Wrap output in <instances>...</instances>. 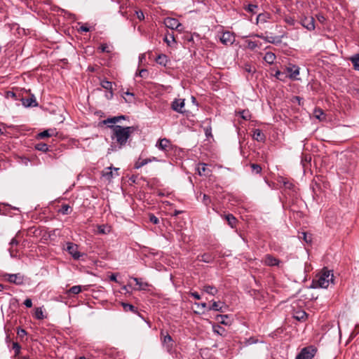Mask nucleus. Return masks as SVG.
<instances>
[{
    "label": "nucleus",
    "mask_w": 359,
    "mask_h": 359,
    "mask_svg": "<svg viewBox=\"0 0 359 359\" xmlns=\"http://www.w3.org/2000/svg\"><path fill=\"white\" fill-rule=\"evenodd\" d=\"M213 331H214V332H215L219 335H223L224 329L222 327H221L220 325H217V326L213 327Z\"/></svg>",
    "instance_id": "47"
},
{
    "label": "nucleus",
    "mask_w": 359,
    "mask_h": 359,
    "mask_svg": "<svg viewBox=\"0 0 359 359\" xmlns=\"http://www.w3.org/2000/svg\"><path fill=\"white\" fill-rule=\"evenodd\" d=\"M149 221H150L151 223L154 224H158V222H159V219H158V217H156L154 215H153V214H150V215H149Z\"/></svg>",
    "instance_id": "51"
},
{
    "label": "nucleus",
    "mask_w": 359,
    "mask_h": 359,
    "mask_svg": "<svg viewBox=\"0 0 359 359\" xmlns=\"http://www.w3.org/2000/svg\"><path fill=\"white\" fill-rule=\"evenodd\" d=\"M246 43H247V47L250 49V50H254L257 47L259 46V44L257 41H250V40H247L246 41Z\"/></svg>",
    "instance_id": "41"
},
{
    "label": "nucleus",
    "mask_w": 359,
    "mask_h": 359,
    "mask_svg": "<svg viewBox=\"0 0 359 359\" xmlns=\"http://www.w3.org/2000/svg\"><path fill=\"white\" fill-rule=\"evenodd\" d=\"M164 41L168 44V46H170L171 42H175L173 32L168 33L164 38Z\"/></svg>",
    "instance_id": "34"
},
{
    "label": "nucleus",
    "mask_w": 359,
    "mask_h": 359,
    "mask_svg": "<svg viewBox=\"0 0 359 359\" xmlns=\"http://www.w3.org/2000/svg\"><path fill=\"white\" fill-rule=\"evenodd\" d=\"M133 280L136 283V285L139 286L137 288L138 290H146L149 286L148 283L142 282L141 278H133Z\"/></svg>",
    "instance_id": "20"
},
{
    "label": "nucleus",
    "mask_w": 359,
    "mask_h": 359,
    "mask_svg": "<svg viewBox=\"0 0 359 359\" xmlns=\"http://www.w3.org/2000/svg\"><path fill=\"white\" fill-rule=\"evenodd\" d=\"M250 168L252 169V172L255 174H259L262 170V167L259 164L256 163H251Z\"/></svg>",
    "instance_id": "38"
},
{
    "label": "nucleus",
    "mask_w": 359,
    "mask_h": 359,
    "mask_svg": "<svg viewBox=\"0 0 359 359\" xmlns=\"http://www.w3.org/2000/svg\"><path fill=\"white\" fill-rule=\"evenodd\" d=\"M99 49L102 53H110L111 50L109 48V46L107 43H102L100 45Z\"/></svg>",
    "instance_id": "48"
},
{
    "label": "nucleus",
    "mask_w": 359,
    "mask_h": 359,
    "mask_svg": "<svg viewBox=\"0 0 359 359\" xmlns=\"http://www.w3.org/2000/svg\"><path fill=\"white\" fill-rule=\"evenodd\" d=\"M80 32H89L90 29L88 26L86 25H82L80 27L79 29Z\"/></svg>",
    "instance_id": "56"
},
{
    "label": "nucleus",
    "mask_w": 359,
    "mask_h": 359,
    "mask_svg": "<svg viewBox=\"0 0 359 359\" xmlns=\"http://www.w3.org/2000/svg\"><path fill=\"white\" fill-rule=\"evenodd\" d=\"M191 296L198 300L201 299V295L197 292H191Z\"/></svg>",
    "instance_id": "58"
},
{
    "label": "nucleus",
    "mask_w": 359,
    "mask_h": 359,
    "mask_svg": "<svg viewBox=\"0 0 359 359\" xmlns=\"http://www.w3.org/2000/svg\"><path fill=\"white\" fill-rule=\"evenodd\" d=\"M203 290L205 292H206L209 294H211L212 296L215 295L218 292L217 289L215 287L212 286V285H204Z\"/></svg>",
    "instance_id": "30"
},
{
    "label": "nucleus",
    "mask_w": 359,
    "mask_h": 359,
    "mask_svg": "<svg viewBox=\"0 0 359 359\" xmlns=\"http://www.w3.org/2000/svg\"><path fill=\"white\" fill-rule=\"evenodd\" d=\"M147 74V71L146 69H141L139 72V76L141 77H144Z\"/></svg>",
    "instance_id": "61"
},
{
    "label": "nucleus",
    "mask_w": 359,
    "mask_h": 359,
    "mask_svg": "<svg viewBox=\"0 0 359 359\" xmlns=\"http://www.w3.org/2000/svg\"><path fill=\"white\" fill-rule=\"evenodd\" d=\"M112 129L111 139L116 140V145L111 144L108 149V153L116 151L122 149L130 137L131 134L135 130L133 126L123 127L121 126H111Z\"/></svg>",
    "instance_id": "1"
},
{
    "label": "nucleus",
    "mask_w": 359,
    "mask_h": 359,
    "mask_svg": "<svg viewBox=\"0 0 359 359\" xmlns=\"http://www.w3.org/2000/svg\"><path fill=\"white\" fill-rule=\"evenodd\" d=\"M293 317H294V318H295L296 320H297L299 321H304L307 318V314L304 311L299 310V311H294V313L293 314Z\"/></svg>",
    "instance_id": "19"
},
{
    "label": "nucleus",
    "mask_w": 359,
    "mask_h": 359,
    "mask_svg": "<svg viewBox=\"0 0 359 359\" xmlns=\"http://www.w3.org/2000/svg\"><path fill=\"white\" fill-rule=\"evenodd\" d=\"M136 13V15H137V18L140 20H142L144 19V13H142V11H137L135 12Z\"/></svg>",
    "instance_id": "55"
},
{
    "label": "nucleus",
    "mask_w": 359,
    "mask_h": 359,
    "mask_svg": "<svg viewBox=\"0 0 359 359\" xmlns=\"http://www.w3.org/2000/svg\"><path fill=\"white\" fill-rule=\"evenodd\" d=\"M161 334L162 337L163 346L165 347L167 351L171 352L174 348V341L172 340V338L168 333L165 335H164L163 332H161Z\"/></svg>",
    "instance_id": "7"
},
{
    "label": "nucleus",
    "mask_w": 359,
    "mask_h": 359,
    "mask_svg": "<svg viewBox=\"0 0 359 359\" xmlns=\"http://www.w3.org/2000/svg\"><path fill=\"white\" fill-rule=\"evenodd\" d=\"M83 287L81 285H74L70 287L69 290L67 291V294L70 295L71 294H78L82 291Z\"/></svg>",
    "instance_id": "31"
},
{
    "label": "nucleus",
    "mask_w": 359,
    "mask_h": 359,
    "mask_svg": "<svg viewBox=\"0 0 359 359\" xmlns=\"http://www.w3.org/2000/svg\"><path fill=\"white\" fill-rule=\"evenodd\" d=\"M300 24L309 31L315 29V20L311 16H304L300 20Z\"/></svg>",
    "instance_id": "5"
},
{
    "label": "nucleus",
    "mask_w": 359,
    "mask_h": 359,
    "mask_svg": "<svg viewBox=\"0 0 359 359\" xmlns=\"http://www.w3.org/2000/svg\"><path fill=\"white\" fill-rule=\"evenodd\" d=\"M268 18H269V14L259 13L257 17V23H258L259 22H266Z\"/></svg>",
    "instance_id": "40"
},
{
    "label": "nucleus",
    "mask_w": 359,
    "mask_h": 359,
    "mask_svg": "<svg viewBox=\"0 0 359 359\" xmlns=\"http://www.w3.org/2000/svg\"><path fill=\"white\" fill-rule=\"evenodd\" d=\"M13 349L14 350L15 355H19L20 353L21 346L18 342H13Z\"/></svg>",
    "instance_id": "46"
},
{
    "label": "nucleus",
    "mask_w": 359,
    "mask_h": 359,
    "mask_svg": "<svg viewBox=\"0 0 359 359\" xmlns=\"http://www.w3.org/2000/svg\"><path fill=\"white\" fill-rule=\"evenodd\" d=\"M112 169H114L116 171L118 170V168H113L111 166L108 167L102 171V176L104 177L107 180H110L114 176Z\"/></svg>",
    "instance_id": "21"
},
{
    "label": "nucleus",
    "mask_w": 359,
    "mask_h": 359,
    "mask_svg": "<svg viewBox=\"0 0 359 359\" xmlns=\"http://www.w3.org/2000/svg\"><path fill=\"white\" fill-rule=\"evenodd\" d=\"M103 123L104 124H109V123L115 124L114 121L112 118H108L104 120Z\"/></svg>",
    "instance_id": "57"
},
{
    "label": "nucleus",
    "mask_w": 359,
    "mask_h": 359,
    "mask_svg": "<svg viewBox=\"0 0 359 359\" xmlns=\"http://www.w3.org/2000/svg\"><path fill=\"white\" fill-rule=\"evenodd\" d=\"M111 231L110 226L107 225H100L97 226V232L100 234H107Z\"/></svg>",
    "instance_id": "32"
},
{
    "label": "nucleus",
    "mask_w": 359,
    "mask_h": 359,
    "mask_svg": "<svg viewBox=\"0 0 359 359\" xmlns=\"http://www.w3.org/2000/svg\"><path fill=\"white\" fill-rule=\"evenodd\" d=\"M229 317L227 315H218L216 318L217 320H218L220 323L224 325H227L228 323L226 322V319H227Z\"/></svg>",
    "instance_id": "44"
},
{
    "label": "nucleus",
    "mask_w": 359,
    "mask_h": 359,
    "mask_svg": "<svg viewBox=\"0 0 359 359\" xmlns=\"http://www.w3.org/2000/svg\"><path fill=\"white\" fill-rule=\"evenodd\" d=\"M276 58V55L272 52H267L264 57V61L270 65L274 62Z\"/></svg>",
    "instance_id": "26"
},
{
    "label": "nucleus",
    "mask_w": 359,
    "mask_h": 359,
    "mask_svg": "<svg viewBox=\"0 0 359 359\" xmlns=\"http://www.w3.org/2000/svg\"><path fill=\"white\" fill-rule=\"evenodd\" d=\"M100 85L103 88L109 90L110 97H112V95H113V92H112L113 83L104 79V80L101 81Z\"/></svg>",
    "instance_id": "23"
},
{
    "label": "nucleus",
    "mask_w": 359,
    "mask_h": 359,
    "mask_svg": "<svg viewBox=\"0 0 359 359\" xmlns=\"http://www.w3.org/2000/svg\"><path fill=\"white\" fill-rule=\"evenodd\" d=\"M198 172L200 175L208 176L210 174V170L208 168V165L205 163H200L198 166Z\"/></svg>",
    "instance_id": "17"
},
{
    "label": "nucleus",
    "mask_w": 359,
    "mask_h": 359,
    "mask_svg": "<svg viewBox=\"0 0 359 359\" xmlns=\"http://www.w3.org/2000/svg\"><path fill=\"white\" fill-rule=\"evenodd\" d=\"M24 305L27 308H31L32 306V302L31 299H26L24 302Z\"/></svg>",
    "instance_id": "54"
},
{
    "label": "nucleus",
    "mask_w": 359,
    "mask_h": 359,
    "mask_svg": "<svg viewBox=\"0 0 359 359\" xmlns=\"http://www.w3.org/2000/svg\"><path fill=\"white\" fill-rule=\"evenodd\" d=\"M314 116L316 118L319 119V120H322L324 118V112L323 111L320 109V108H318V109H316L314 110Z\"/></svg>",
    "instance_id": "39"
},
{
    "label": "nucleus",
    "mask_w": 359,
    "mask_h": 359,
    "mask_svg": "<svg viewBox=\"0 0 359 359\" xmlns=\"http://www.w3.org/2000/svg\"><path fill=\"white\" fill-rule=\"evenodd\" d=\"M72 208L68 204H62L58 210V212L62 215H69L72 212Z\"/></svg>",
    "instance_id": "28"
},
{
    "label": "nucleus",
    "mask_w": 359,
    "mask_h": 359,
    "mask_svg": "<svg viewBox=\"0 0 359 359\" xmlns=\"http://www.w3.org/2000/svg\"><path fill=\"white\" fill-rule=\"evenodd\" d=\"M253 139L258 142H264L265 140V135L259 129H255L253 131Z\"/></svg>",
    "instance_id": "18"
},
{
    "label": "nucleus",
    "mask_w": 359,
    "mask_h": 359,
    "mask_svg": "<svg viewBox=\"0 0 359 359\" xmlns=\"http://www.w3.org/2000/svg\"><path fill=\"white\" fill-rule=\"evenodd\" d=\"M164 25L170 29H178L182 26L181 23L176 18H166L164 20Z\"/></svg>",
    "instance_id": "10"
},
{
    "label": "nucleus",
    "mask_w": 359,
    "mask_h": 359,
    "mask_svg": "<svg viewBox=\"0 0 359 359\" xmlns=\"http://www.w3.org/2000/svg\"><path fill=\"white\" fill-rule=\"evenodd\" d=\"M57 134L55 129H48L38 134V137L43 139L45 137H53Z\"/></svg>",
    "instance_id": "15"
},
{
    "label": "nucleus",
    "mask_w": 359,
    "mask_h": 359,
    "mask_svg": "<svg viewBox=\"0 0 359 359\" xmlns=\"http://www.w3.org/2000/svg\"><path fill=\"white\" fill-rule=\"evenodd\" d=\"M7 280L16 285H22L24 282V276L20 273L7 274Z\"/></svg>",
    "instance_id": "12"
},
{
    "label": "nucleus",
    "mask_w": 359,
    "mask_h": 359,
    "mask_svg": "<svg viewBox=\"0 0 359 359\" xmlns=\"http://www.w3.org/2000/svg\"><path fill=\"white\" fill-rule=\"evenodd\" d=\"M349 60L352 62L353 69L356 71H359V53L350 57Z\"/></svg>",
    "instance_id": "24"
},
{
    "label": "nucleus",
    "mask_w": 359,
    "mask_h": 359,
    "mask_svg": "<svg viewBox=\"0 0 359 359\" xmlns=\"http://www.w3.org/2000/svg\"><path fill=\"white\" fill-rule=\"evenodd\" d=\"M109 279H110V280H111V281L117 282L116 275V274H114V273H112V274L110 276Z\"/></svg>",
    "instance_id": "62"
},
{
    "label": "nucleus",
    "mask_w": 359,
    "mask_h": 359,
    "mask_svg": "<svg viewBox=\"0 0 359 359\" xmlns=\"http://www.w3.org/2000/svg\"><path fill=\"white\" fill-rule=\"evenodd\" d=\"M316 17L318 21L320 22L321 23H323L324 21L325 20V18L322 15H318Z\"/></svg>",
    "instance_id": "60"
},
{
    "label": "nucleus",
    "mask_w": 359,
    "mask_h": 359,
    "mask_svg": "<svg viewBox=\"0 0 359 359\" xmlns=\"http://www.w3.org/2000/svg\"><path fill=\"white\" fill-rule=\"evenodd\" d=\"M151 158H145V159H141V158H139L135 163V169H139L140 168H142V166L147 165L148 163L149 162H151Z\"/></svg>",
    "instance_id": "29"
},
{
    "label": "nucleus",
    "mask_w": 359,
    "mask_h": 359,
    "mask_svg": "<svg viewBox=\"0 0 359 359\" xmlns=\"http://www.w3.org/2000/svg\"><path fill=\"white\" fill-rule=\"evenodd\" d=\"M170 145V142L168 139L166 138H163V139H161L156 144V147L161 149V150H163V151H165L167 150V148L169 147Z\"/></svg>",
    "instance_id": "22"
},
{
    "label": "nucleus",
    "mask_w": 359,
    "mask_h": 359,
    "mask_svg": "<svg viewBox=\"0 0 359 359\" xmlns=\"http://www.w3.org/2000/svg\"><path fill=\"white\" fill-rule=\"evenodd\" d=\"M252 37H258L264 39L265 41L270 43H278L281 41L280 39L278 36H265L263 34H255L251 35Z\"/></svg>",
    "instance_id": "13"
},
{
    "label": "nucleus",
    "mask_w": 359,
    "mask_h": 359,
    "mask_svg": "<svg viewBox=\"0 0 359 359\" xmlns=\"http://www.w3.org/2000/svg\"><path fill=\"white\" fill-rule=\"evenodd\" d=\"M315 353L316 350L312 347H306L301 351L295 359H311Z\"/></svg>",
    "instance_id": "6"
},
{
    "label": "nucleus",
    "mask_w": 359,
    "mask_h": 359,
    "mask_svg": "<svg viewBox=\"0 0 359 359\" xmlns=\"http://www.w3.org/2000/svg\"><path fill=\"white\" fill-rule=\"evenodd\" d=\"M184 105L185 102L184 99H175L172 102L171 108L175 111L184 114L185 112V110H184Z\"/></svg>",
    "instance_id": "8"
},
{
    "label": "nucleus",
    "mask_w": 359,
    "mask_h": 359,
    "mask_svg": "<svg viewBox=\"0 0 359 359\" xmlns=\"http://www.w3.org/2000/svg\"><path fill=\"white\" fill-rule=\"evenodd\" d=\"M215 257L210 253H204L200 256H198V259L201 262L205 263H211L213 262Z\"/></svg>",
    "instance_id": "16"
},
{
    "label": "nucleus",
    "mask_w": 359,
    "mask_h": 359,
    "mask_svg": "<svg viewBox=\"0 0 359 359\" xmlns=\"http://www.w3.org/2000/svg\"><path fill=\"white\" fill-rule=\"evenodd\" d=\"M285 22L289 25H291V26H294L295 25V23H296V21L294 19V18L291 17V16H286L285 18Z\"/></svg>",
    "instance_id": "45"
},
{
    "label": "nucleus",
    "mask_w": 359,
    "mask_h": 359,
    "mask_svg": "<svg viewBox=\"0 0 359 359\" xmlns=\"http://www.w3.org/2000/svg\"><path fill=\"white\" fill-rule=\"evenodd\" d=\"M225 219L227 221L228 224L231 228H233L236 226V223H237V219L232 214H228V215H225Z\"/></svg>",
    "instance_id": "27"
},
{
    "label": "nucleus",
    "mask_w": 359,
    "mask_h": 359,
    "mask_svg": "<svg viewBox=\"0 0 359 359\" xmlns=\"http://www.w3.org/2000/svg\"><path fill=\"white\" fill-rule=\"evenodd\" d=\"M6 97L8 99L12 98L13 100H18L17 94L13 91H7L6 93Z\"/></svg>",
    "instance_id": "49"
},
{
    "label": "nucleus",
    "mask_w": 359,
    "mask_h": 359,
    "mask_svg": "<svg viewBox=\"0 0 359 359\" xmlns=\"http://www.w3.org/2000/svg\"><path fill=\"white\" fill-rule=\"evenodd\" d=\"M18 241L16 239H15V238H13L11 241V243H10V244L12 245H18Z\"/></svg>",
    "instance_id": "64"
},
{
    "label": "nucleus",
    "mask_w": 359,
    "mask_h": 359,
    "mask_svg": "<svg viewBox=\"0 0 359 359\" xmlns=\"http://www.w3.org/2000/svg\"><path fill=\"white\" fill-rule=\"evenodd\" d=\"M21 102L25 107H37L38 102L34 95L29 98H22Z\"/></svg>",
    "instance_id": "14"
},
{
    "label": "nucleus",
    "mask_w": 359,
    "mask_h": 359,
    "mask_svg": "<svg viewBox=\"0 0 359 359\" xmlns=\"http://www.w3.org/2000/svg\"><path fill=\"white\" fill-rule=\"evenodd\" d=\"M302 234H303V238H304V240L306 243H309V242H310V241H311V240H310V239H308V238H307V235H306V233H302Z\"/></svg>",
    "instance_id": "63"
},
{
    "label": "nucleus",
    "mask_w": 359,
    "mask_h": 359,
    "mask_svg": "<svg viewBox=\"0 0 359 359\" xmlns=\"http://www.w3.org/2000/svg\"><path fill=\"white\" fill-rule=\"evenodd\" d=\"M208 310H213L215 311H221L223 312L222 307L219 305V304L216 302H214L212 306L208 309Z\"/></svg>",
    "instance_id": "42"
},
{
    "label": "nucleus",
    "mask_w": 359,
    "mask_h": 359,
    "mask_svg": "<svg viewBox=\"0 0 359 359\" xmlns=\"http://www.w3.org/2000/svg\"><path fill=\"white\" fill-rule=\"evenodd\" d=\"M34 318H36L37 320H43V318H45V316L43 314L42 308L38 307L36 309L34 313Z\"/></svg>",
    "instance_id": "33"
},
{
    "label": "nucleus",
    "mask_w": 359,
    "mask_h": 359,
    "mask_svg": "<svg viewBox=\"0 0 359 359\" xmlns=\"http://www.w3.org/2000/svg\"><path fill=\"white\" fill-rule=\"evenodd\" d=\"M156 62L163 66H166L168 62V56L165 54H160L156 58Z\"/></svg>",
    "instance_id": "25"
},
{
    "label": "nucleus",
    "mask_w": 359,
    "mask_h": 359,
    "mask_svg": "<svg viewBox=\"0 0 359 359\" xmlns=\"http://www.w3.org/2000/svg\"><path fill=\"white\" fill-rule=\"evenodd\" d=\"M241 114V117L242 118H243L244 120H248L250 119V113L248 111H246V110H243L242 111L240 112Z\"/></svg>",
    "instance_id": "50"
},
{
    "label": "nucleus",
    "mask_w": 359,
    "mask_h": 359,
    "mask_svg": "<svg viewBox=\"0 0 359 359\" xmlns=\"http://www.w3.org/2000/svg\"><path fill=\"white\" fill-rule=\"evenodd\" d=\"M299 67L293 64H288L285 67V71L287 73V78L292 81L299 80L298 76L299 75Z\"/></svg>",
    "instance_id": "3"
},
{
    "label": "nucleus",
    "mask_w": 359,
    "mask_h": 359,
    "mask_svg": "<svg viewBox=\"0 0 359 359\" xmlns=\"http://www.w3.org/2000/svg\"><path fill=\"white\" fill-rule=\"evenodd\" d=\"M264 264L269 266H279L280 261L270 254H267L264 256Z\"/></svg>",
    "instance_id": "11"
},
{
    "label": "nucleus",
    "mask_w": 359,
    "mask_h": 359,
    "mask_svg": "<svg viewBox=\"0 0 359 359\" xmlns=\"http://www.w3.org/2000/svg\"><path fill=\"white\" fill-rule=\"evenodd\" d=\"M122 306L123 307V309L126 311H133V312H135L136 311L135 306L133 305L130 304L123 303Z\"/></svg>",
    "instance_id": "43"
},
{
    "label": "nucleus",
    "mask_w": 359,
    "mask_h": 359,
    "mask_svg": "<svg viewBox=\"0 0 359 359\" xmlns=\"http://www.w3.org/2000/svg\"><path fill=\"white\" fill-rule=\"evenodd\" d=\"M211 202L210 198L209 196L206 194H203V203L208 206Z\"/></svg>",
    "instance_id": "52"
},
{
    "label": "nucleus",
    "mask_w": 359,
    "mask_h": 359,
    "mask_svg": "<svg viewBox=\"0 0 359 359\" xmlns=\"http://www.w3.org/2000/svg\"><path fill=\"white\" fill-rule=\"evenodd\" d=\"M67 251L76 260L79 259L83 255V254L79 251V246L74 243L69 242L67 243Z\"/></svg>",
    "instance_id": "4"
},
{
    "label": "nucleus",
    "mask_w": 359,
    "mask_h": 359,
    "mask_svg": "<svg viewBox=\"0 0 359 359\" xmlns=\"http://www.w3.org/2000/svg\"><path fill=\"white\" fill-rule=\"evenodd\" d=\"M17 334L20 337H23L27 334V332L22 328H18Z\"/></svg>",
    "instance_id": "53"
},
{
    "label": "nucleus",
    "mask_w": 359,
    "mask_h": 359,
    "mask_svg": "<svg viewBox=\"0 0 359 359\" xmlns=\"http://www.w3.org/2000/svg\"><path fill=\"white\" fill-rule=\"evenodd\" d=\"M48 147L49 146L47 144L43 142L38 143L35 146L36 149L44 152L48 151Z\"/></svg>",
    "instance_id": "35"
},
{
    "label": "nucleus",
    "mask_w": 359,
    "mask_h": 359,
    "mask_svg": "<svg viewBox=\"0 0 359 359\" xmlns=\"http://www.w3.org/2000/svg\"><path fill=\"white\" fill-rule=\"evenodd\" d=\"M333 273L332 271L323 269L321 272L317 274L312 281L313 288H327L330 283L333 282Z\"/></svg>",
    "instance_id": "2"
},
{
    "label": "nucleus",
    "mask_w": 359,
    "mask_h": 359,
    "mask_svg": "<svg viewBox=\"0 0 359 359\" xmlns=\"http://www.w3.org/2000/svg\"><path fill=\"white\" fill-rule=\"evenodd\" d=\"M196 305L197 306L198 308H201L203 309H205L207 307V304L205 302L196 303Z\"/></svg>",
    "instance_id": "59"
},
{
    "label": "nucleus",
    "mask_w": 359,
    "mask_h": 359,
    "mask_svg": "<svg viewBox=\"0 0 359 359\" xmlns=\"http://www.w3.org/2000/svg\"><path fill=\"white\" fill-rule=\"evenodd\" d=\"M274 76L280 80V81H285L287 78V74L285 73V72H282L279 70H277L276 72H275V74H274Z\"/></svg>",
    "instance_id": "36"
},
{
    "label": "nucleus",
    "mask_w": 359,
    "mask_h": 359,
    "mask_svg": "<svg viewBox=\"0 0 359 359\" xmlns=\"http://www.w3.org/2000/svg\"><path fill=\"white\" fill-rule=\"evenodd\" d=\"M219 39L223 44L229 46L233 43L235 41V36L230 32H225L222 34Z\"/></svg>",
    "instance_id": "9"
},
{
    "label": "nucleus",
    "mask_w": 359,
    "mask_h": 359,
    "mask_svg": "<svg viewBox=\"0 0 359 359\" xmlns=\"http://www.w3.org/2000/svg\"><path fill=\"white\" fill-rule=\"evenodd\" d=\"M258 6L256 4H250L245 8V11L249 13H256L257 12Z\"/></svg>",
    "instance_id": "37"
}]
</instances>
